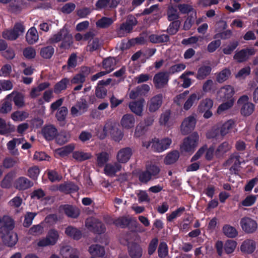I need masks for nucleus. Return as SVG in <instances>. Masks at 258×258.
Segmentation results:
<instances>
[{"instance_id": "1", "label": "nucleus", "mask_w": 258, "mask_h": 258, "mask_svg": "<svg viewBox=\"0 0 258 258\" xmlns=\"http://www.w3.org/2000/svg\"><path fill=\"white\" fill-rule=\"evenodd\" d=\"M97 136L100 139H104L110 135L112 139L116 142L120 141L123 137L122 131L118 128V125L112 122H107L103 127L99 128Z\"/></svg>"}, {"instance_id": "2", "label": "nucleus", "mask_w": 258, "mask_h": 258, "mask_svg": "<svg viewBox=\"0 0 258 258\" xmlns=\"http://www.w3.org/2000/svg\"><path fill=\"white\" fill-rule=\"evenodd\" d=\"M61 41L60 46L61 48H68L73 43L72 35L68 29L63 27L57 33L52 35L48 40V43L53 44Z\"/></svg>"}, {"instance_id": "3", "label": "nucleus", "mask_w": 258, "mask_h": 258, "mask_svg": "<svg viewBox=\"0 0 258 258\" xmlns=\"http://www.w3.org/2000/svg\"><path fill=\"white\" fill-rule=\"evenodd\" d=\"M171 143V139L168 138L161 140L155 138L149 142H144L143 146L147 149L151 147L153 151L160 153L168 149Z\"/></svg>"}, {"instance_id": "4", "label": "nucleus", "mask_w": 258, "mask_h": 258, "mask_svg": "<svg viewBox=\"0 0 258 258\" xmlns=\"http://www.w3.org/2000/svg\"><path fill=\"white\" fill-rule=\"evenodd\" d=\"M237 104L240 108V113L243 116H249L254 110V104L249 101V97L246 95L241 96L238 99Z\"/></svg>"}, {"instance_id": "5", "label": "nucleus", "mask_w": 258, "mask_h": 258, "mask_svg": "<svg viewBox=\"0 0 258 258\" xmlns=\"http://www.w3.org/2000/svg\"><path fill=\"white\" fill-rule=\"evenodd\" d=\"M199 142V136L197 132H194L184 140L181 149L182 151L192 153L197 147Z\"/></svg>"}, {"instance_id": "6", "label": "nucleus", "mask_w": 258, "mask_h": 258, "mask_svg": "<svg viewBox=\"0 0 258 258\" xmlns=\"http://www.w3.org/2000/svg\"><path fill=\"white\" fill-rule=\"evenodd\" d=\"M242 159L237 153L231 154L228 159L224 162V166L229 168L231 173H236L240 167Z\"/></svg>"}, {"instance_id": "7", "label": "nucleus", "mask_w": 258, "mask_h": 258, "mask_svg": "<svg viewBox=\"0 0 258 258\" xmlns=\"http://www.w3.org/2000/svg\"><path fill=\"white\" fill-rule=\"evenodd\" d=\"M59 235L57 231L52 229L49 231L45 238L38 240L37 245L39 247H45L54 245L58 239Z\"/></svg>"}, {"instance_id": "8", "label": "nucleus", "mask_w": 258, "mask_h": 258, "mask_svg": "<svg viewBox=\"0 0 258 258\" xmlns=\"http://www.w3.org/2000/svg\"><path fill=\"white\" fill-rule=\"evenodd\" d=\"M240 224L242 229L247 233L254 232L257 228L256 221L248 217H244L241 218Z\"/></svg>"}, {"instance_id": "9", "label": "nucleus", "mask_w": 258, "mask_h": 258, "mask_svg": "<svg viewBox=\"0 0 258 258\" xmlns=\"http://www.w3.org/2000/svg\"><path fill=\"white\" fill-rule=\"evenodd\" d=\"M137 24V20L134 17L128 18L125 23L122 24L117 29V35L119 37H123L129 33L133 29L134 26Z\"/></svg>"}, {"instance_id": "10", "label": "nucleus", "mask_w": 258, "mask_h": 258, "mask_svg": "<svg viewBox=\"0 0 258 258\" xmlns=\"http://www.w3.org/2000/svg\"><path fill=\"white\" fill-rule=\"evenodd\" d=\"M163 95L161 94L152 97L147 103V107L150 112H155L161 106Z\"/></svg>"}, {"instance_id": "11", "label": "nucleus", "mask_w": 258, "mask_h": 258, "mask_svg": "<svg viewBox=\"0 0 258 258\" xmlns=\"http://www.w3.org/2000/svg\"><path fill=\"white\" fill-rule=\"evenodd\" d=\"M169 81L168 74L166 72H159L156 74L153 78V82L157 88H162L167 85Z\"/></svg>"}, {"instance_id": "12", "label": "nucleus", "mask_w": 258, "mask_h": 258, "mask_svg": "<svg viewBox=\"0 0 258 258\" xmlns=\"http://www.w3.org/2000/svg\"><path fill=\"white\" fill-rule=\"evenodd\" d=\"M88 108L87 101L84 99H81L76 104L72 107L71 113L73 116H78L86 111Z\"/></svg>"}, {"instance_id": "13", "label": "nucleus", "mask_w": 258, "mask_h": 258, "mask_svg": "<svg viewBox=\"0 0 258 258\" xmlns=\"http://www.w3.org/2000/svg\"><path fill=\"white\" fill-rule=\"evenodd\" d=\"M14 228V222L12 218L7 215L0 216V233L4 234Z\"/></svg>"}, {"instance_id": "14", "label": "nucleus", "mask_w": 258, "mask_h": 258, "mask_svg": "<svg viewBox=\"0 0 258 258\" xmlns=\"http://www.w3.org/2000/svg\"><path fill=\"white\" fill-rule=\"evenodd\" d=\"M196 124V119L194 116H189L184 119L181 125V131L186 135L192 131Z\"/></svg>"}, {"instance_id": "15", "label": "nucleus", "mask_w": 258, "mask_h": 258, "mask_svg": "<svg viewBox=\"0 0 258 258\" xmlns=\"http://www.w3.org/2000/svg\"><path fill=\"white\" fill-rule=\"evenodd\" d=\"M235 93L234 88L230 85H225L217 92L218 97L222 100L233 99L232 96Z\"/></svg>"}, {"instance_id": "16", "label": "nucleus", "mask_w": 258, "mask_h": 258, "mask_svg": "<svg viewBox=\"0 0 258 258\" xmlns=\"http://www.w3.org/2000/svg\"><path fill=\"white\" fill-rule=\"evenodd\" d=\"M255 50L253 48L243 49L236 52L233 58L238 62H242L246 61L251 55H254Z\"/></svg>"}, {"instance_id": "17", "label": "nucleus", "mask_w": 258, "mask_h": 258, "mask_svg": "<svg viewBox=\"0 0 258 258\" xmlns=\"http://www.w3.org/2000/svg\"><path fill=\"white\" fill-rule=\"evenodd\" d=\"M132 150L126 147L119 150L116 154V160L118 163H125L128 161L132 155Z\"/></svg>"}, {"instance_id": "18", "label": "nucleus", "mask_w": 258, "mask_h": 258, "mask_svg": "<svg viewBox=\"0 0 258 258\" xmlns=\"http://www.w3.org/2000/svg\"><path fill=\"white\" fill-rule=\"evenodd\" d=\"M145 102V101L144 99L132 101L129 103L128 106L132 112L137 115L142 116L143 115Z\"/></svg>"}, {"instance_id": "19", "label": "nucleus", "mask_w": 258, "mask_h": 258, "mask_svg": "<svg viewBox=\"0 0 258 258\" xmlns=\"http://www.w3.org/2000/svg\"><path fill=\"white\" fill-rule=\"evenodd\" d=\"M121 168V165L117 162L113 163H107L104 166V173L107 176L114 177L117 172L120 171Z\"/></svg>"}, {"instance_id": "20", "label": "nucleus", "mask_w": 258, "mask_h": 258, "mask_svg": "<svg viewBox=\"0 0 258 258\" xmlns=\"http://www.w3.org/2000/svg\"><path fill=\"white\" fill-rule=\"evenodd\" d=\"M42 133L46 140H52L56 137L57 131L54 125L50 124L44 126L42 130Z\"/></svg>"}, {"instance_id": "21", "label": "nucleus", "mask_w": 258, "mask_h": 258, "mask_svg": "<svg viewBox=\"0 0 258 258\" xmlns=\"http://www.w3.org/2000/svg\"><path fill=\"white\" fill-rule=\"evenodd\" d=\"M135 121V118L132 114H126L122 117L120 124L124 128L131 129L134 127Z\"/></svg>"}, {"instance_id": "22", "label": "nucleus", "mask_w": 258, "mask_h": 258, "mask_svg": "<svg viewBox=\"0 0 258 258\" xmlns=\"http://www.w3.org/2000/svg\"><path fill=\"white\" fill-rule=\"evenodd\" d=\"M7 98L13 99V101L16 106L21 108L25 106L24 95L18 92L13 91L7 96Z\"/></svg>"}, {"instance_id": "23", "label": "nucleus", "mask_w": 258, "mask_h": 258, "mask_svg": "<svg viewBox=\"0 0 258 258\" xmlns=\"http://www.w3.org/2000/svg\"><path fill=\"white\" fill-rule=\"evenodd\" d=\"M33 183L25 177L18 178L15 182V186L20 190H24L32 186Z\"/></svg>"}, {"instance_id": "24", "label": "nucleus", "mask_w": 258, "mask_h": 258, "mask_svg": "<svg viewBox=\"0 0 258 258\" xmlns=\"http://www.w3.org/2000/svg\"><path fill=\"white\" fill-rule=\"evenodd\" d=\"M235 127V122L232 119H229L227 121L225 122L220 126H219L220 130V136L221 139H222L225 136L230 133L231 130L233 129Z\"/></svg>"}, {"instance_id": "25", "label": "nucleus", "mask_w": 258, "mask_h": 258, "mask_svg": "<svg viewBox=\"0 0 258 258\" xmlns=\"http://www.w3.org/2000/svg\"><path fill=\"white\" fill-rule=\"evenodd\" d=\"M56 187L57 189H59L60 191L66 194L73 192L78 190V187L71 182L60 184Z\"/></svg>"}, {"instance_id": "26", "label": "nucleus", "mask_w": 258, "mask_h": 258, "mask_svg": "<svg viewBox=\"0 0 258 258\" xmlns=\"http://www.w3.org/2000/svg\"><path fill=\"white\" fill-rule=\"evenodd\" d=\"M201 98L199 93H194L190 94L183 104V109L185 110H189Z\"/></svg>"}, {"instance_id": "27", "label": "nucleus", "mask_w": 258, "mask_h": 258, "mask_svg": "<svg viewBox=\"0 0 258 258\" xmlns=\"http://www.w3.org/2000/svg\"><path fill=\"white\" fill-rule=\"evenodd\" d=\"M120 0H98L96 6L98 8H116L119 3Z\"/></svg>"}, {"instance_id": "28", "label": "nucleus", "mask_w": 258, "mask_h": 258, "mask_svg": "<svg viewBox=\"0 0 258 258\" xmlns=\"http://www.w3.org/2000/svg\"><path fill=\"white\" fill-rule=\"evenodd\" d=\"M5 233L7 234L3 236L5 243L9 246L14 245L18 241L17 234L14 232H10L9 231L7 233H5Z\"/></svg>"}, {"instance_id": "29", "label": "nucleus", "mask_w": 258, "mask_h": 258, "mask_svg": "<svg viewBox=\"0 0 258 258\" xmlns=\"http://www.w3.org/2000/svg\"><path fill=\"white\" fill-rule=\"evenodd\" d=\"M96 156L97 165L100 167L105 166L110 159L109 154L106 152H101L97 154Z\"/></svg>"}, {"instance_id": "30", "label": "nucleus", "mask_w": 258, "mask_h": 258, "mask_svg": "<svg viewBox=\"0 0 258 258\" xmlns=\"http://www.w3.org/2000/svg\"><path fill=\"white\" fill-rule=\"evenodd\" d=\"M128 252L132 258H140L142 255V249L137 244L132 243L128 246Z\"/></svg>"}, {"instance_id": "31", "label": "nucleus", "mask_w": 258, "mask_h": 258, "mask_svg": "<svg viewBox=\"0 0 258 258\" xmlns=\"http://www.w3.org/2000/svg\"><path fill=\"white\" fill-rule=\"evenodd\" d=\"M60 209L70 217L77 218L79 215V210L70 205L61 206Z\"/></svg>"}, {"instance_id": "32", "label": "nucleus", "mask_w": 258, "mask_h": 258, "mask_svg": "<svg viewBox=\"0 0 258 258\" xmlns=\"http://www.w3.org/2000/svg\"><path fill=\"white\" fill-rule=\"evenodd\" d=\"M255 249V242L252 240L247 239L241 244L240 249L247 253H252Z\"/></svg>"}, {"instance_id": "33", "label": "nucleus", "mask_w": 258, "mask_h": 258, "mask_svg": "<svg viewBox=\"0 0 258 258\" xmlns=\"http://www.w3.org/2000/svg\"><path fill=\"white\" fill-rule=\"evenodd\" d=\"M26 39L27 42L32 44L36 42L39 39L38 32L34 27H31L27 32L26 35Z\"/></svg>"}, {"instance_id": "34", "label": "nucleus", "mask_w": 258, "mask_h": 258, "mask_svg": "<svg viewBox=\"0 0 258 258\" xmlns=\"http://www.w3.org/2000/svg\"><path fill=\"white\" fill-rule=\"evenodd\" d=\"M92 157L91 153L85 152L82 150L76 151L73 153V157L76 160L82 162L90 159Z\"/></svg>"}, {"instance_id": "35", "label": "nucleus", "mask_w": 258, "mask_h": 258, "mask_svg": "<svg viewBox=\"0 0 258 258\" xmlns=\"http://www.w3.org/2000/svg\"><path fill=\"white\" fill-rule=\"evenodd\" d=\"M116 59L114 57H108L105 59L103 61V67L105 72H107V74L112 71L116 65Z\"/></svg>"}, {"instance_id": "36", "label": "nucleus", "mask_w": 258, "mask_h": 258, "mask_svg": "<svg viewBox=\"0 0 258 258\" xmlns=\"http://www.w3.org/2000/svg\"><path fill=\"white\" fill-rule=\"evenodd\" d=\"M109 224H114L117 227L124 228L128 225L130 220L126 217H121L115 219H111L108 222Z\"/></svg>"}, {"instance_id": "37", "label": "nucleus", "mask_w": 258, "mask_h": 258, "mask_svg": "<svg viewBox=\"0 0 258 258\" xmlns=\"http://www.w3.org/2000/svg\"><path fill=\"white\" fill-rule=\"evenodd\" d=\"M213 106V100L206 98L200 102L198 106V111L200 112H204L206 110H210Z\"/></svg>"}, {"instance_id": "38", "label": "nucleus", "mask_w": 258, "mask_h": 258, "mask_svg": "<svg viewBox=\"0 0 258 258\" xmlns=\"http://www.w3.org/2000/svg\"><path fill=\"white\" fill-rule=\"evenodd\" d=\"M16 176L15 171H11L7 174L1 182V186L3 188H9L11 187L13 179Z\"/></svg>"}, {"instance_id": "39", "label": "nucleus", "mask_w": 258, "mask_h": 258, "mask_svg": "<svg viewBox=\"0 0 258 258\" xmlns=\"http://www.w3.org/2000/svg\"><path fill=\"white\" fill-rule=\"evenodd\" d=\"M234 102V99H230L227 101L220 104L217 110V112L218 114H223L226 111L230 109L233 105Z\"/></svg>"}, {"instance_id": "40", "label": "nucleus", "mask_w": 258, "mask_h": 258, "mask_svg": "<svg viewBox=\"0 0 258 258\" xmlns=\"http://www.w3.org/2000/svg\"><path fill=\"white\" fill-rule=\"evenodd\" d=\"M211 70V67L202 66L199 69L196 78L199 80H203L210 74Z\"/></svg>"}, {"instance_id": "41", "label": "nucleus", "mask_w": 258, "mask_h": 258, "mask_svg": "<svg viewBox=\"0 0 258 258\" xmlns=\"http://www.w3.org/2000/svg\"><path fill=\"white\" fill-rule=\"evenodd\" d=\"M88 250L93 255L102 256L105 254L104 247L98 244L92 245L89 247Z\"/></svg>"}, {"instance_id": "42", "label": "nucleus", "mask_w": 258, "mask_h": 258, "mask_svg": "<svg viewBox=\"0 0 258 258\" xmlns=\"http://www.w3.org/2000/svg\"><path fill=\"white\" fill-rule=\"evenodd\" d=\"M203 40V38L202 37L194 36L188 38L183 39L181 41V43L183 45L195 44L196 46H195V48H197L200 46L198 44V42L202 41Z\"/></svg>"}, {"instance_id": "43", "label": "nucleus", "mask_w": 258, "mask_h": 258, "mask_svg": "<svg viewBox=\"0 0 258 258\" xmlns=\"http://www.w3.org/2000/svg\"><path fill=\"white\" fill-rule=\"evenodd\" d=\"M223 232L228 237L233 238L238 235L237 230L230 225H225L223 226Z\"/></svg>"}, {"instance_id": "44", "label": "nucleus", "mask_w": 258, "mask_h": 258, "mask_svg": "<svg viewBox=\"0 0 258 258\" xmlns=\"http://www.w3.org/2000/svg\"><path fill=\"white\" fill-rule=\"evenodd\" d=\"M150 41L154 43H163L169 40V36L166 34H152L149 36Z\"/></svg>"}, {"instance_id": "45", "label": "nucleus", "mask_w": 258, "mask_h": 258, "mask_svg": "<svg viewBox=\"0 0 258 258\" xmlns=\"http://www.w3.org/2000/svg\"><path fill=\"white\" fill-rule=\"evenodd\" d=\"M69 82V79L68 78H63L61 79L55 85L54 87V92L56 94L60 93L62 91L67 88Z\"/></svg>"}, {"instance_id": "46", "label": "nucleus", "mask_w": 258, "mask_h": 258, "mask_svg": "<svg viewBox=\"0 0 258 258\" xmlns=\"http://www.w3.org/2000/svg\"><path fill=\"white\" fill-rule=\"evenodd\" d=\"M68 113V108L65 106H62L58 109L55 115L56 118L59 122L63 124Z\"/></svg>"}, {"instance_id": "47", "label": "nucleus", "mask_w": 258, "mask_h": 258, "mask_svg": "<svg viewBox=\"0 0 258 258\" xmlns=\"http://www.w3.org/2000/svg\"><path fill=\"white\" fill-rule=\"evenodd\" d=\"M28 116L29 113L24 111H17L11 114L12 119L15 121H22Z\"/></svg>"}, {"instance_id": "48", "label": "nucleus", "mask_w": 258, "mask_h": 258, "mask_svg": "<svg viewBox=\"0 0 258 258\" xmlns=\"http://www.w3.org/2000/svg\"><path fill=\"white\" fill-rule=\"evenodd\" d=\"M179 156V153L176 151H173L169 153L164 159L165 164L168 165L174 163L177 161Z\"/></svg>"}, {"instance_id": "49", "label": "nucleus", "mask_w": 258, "mask_h": 258, "mask_svg": "<svg viewBox=\"0 0 258 258\" xmlns=\"http://www.w3.org/2000/svg\"><path fill=\"white\" fill-rule=\"evenodd\" d=\"M230 75V70L229 69L225 68L217 74L216 80L218 82L222 83L226 81Z\"/></svg>"}, {"instance_id": "50", "label": "nucleus", "mask_w": 258, "mask_h": 258, "mask_svg": "<svg viewBox=\"0 0 258 258\" xmlns=\"http://www.w3.org/2000/svg\"><path fill=\"white\" fill-rule=\"evenodd\" d=\"M66 234L70 237H73L75 239H79L82 236L80 231L76 228L71 226L67 227L65 231Z\"/></svg>"}, {"instance_id": "51", "label": "nucleus", "mask_w": 258, "mask_h": 258, "mask_svg": "<svg viewBox=\"0 0 258 258\" xmlns=\"http://www.w3.org/2000/svg\"><path fill=\"white\" fill-rule=\"evenodd\" d=\"M167 19L169 21H177L179 18V13L177 10L173 6H169L167 11Z\"/></svg>"}, {"instance_id": "52", "label": "nucleus", "mask_w": 258, "mask_h": 258, "mask_svg": "<svg viewBox=\"0 0 258 258\" xmlns=\"http://www.w3.org/2000/svg\"><path fill=\"white\" fill-rule=\"evenodd\" d=\"M113 22V20L110 18L102 17L96 22V25L97 27L106 28L110 26Z\"/></svg>"}, {"instance_id": "53", "label": "nucleus", "mask_w": 258, "mask_h": 258, "mask_svg": "<svg viewBox=\"0 0 258 258\" xmlns=\"http://www.w3.org/2000/svg\"><path fill=\"white\" fill-rule=\"evenodd\" d=\"M207 138L208 139H219L221 137L220 136V130L219 126H214L210 130H209L206 135Z\"/></svg>"}, {"instance_id": "54", "label": "nucleus", "mask_w": 258, "mask_h": 258, "mask_svg": "<svg viewBox=\"0 0 258 258\" xmlns=\"http://www.w3.org/2000/svg\"><path fill=\"white\" fill-rule=\"evenodd\" d=\"M54 53V48L51 46H48L41 48L40 55L44 58H50Z\"/></svg>"}, {"instance_id": "55", "label": "nucleus", "mask_w": 258, "mask_h": 258, "mask_svg": "<svg viewBox=\"0 0 258 258\" xmlns=\"http://www.w3.org/2000/svg\"><path fill=\"white\" fill-rule=\"evenodd\" d=\"M239 43L237 41L230 42L228 45H226L222 49L223 52L225 54H231L233 51L238 46Z\"/></svg>"}, {"instance_id": "56", "label": "nucleus", "mask_w": 258, "mask_h": 258, "mask_svg": "<svg viewBox=\"0 0 258 258\" xmlns=\"http://www.w3.org/2000/svg\"><path fill=\"white\" fill-rule=\"evenodd\" d=\"M170 114L169 110H166L161 114L159 121L160 125L167 126L169 125Z\"/></svg>"}, {"instance_id": "57", "label": "nucleus", "mask_w": 258, "mask_h": 258, "mask_svg": "<svg viewBox=\"0 0 258 258\" xmlns=\"http://www.w3.org/2000/svg\"><path fill=\"white\" fill-rule=\"evenodd\" d=\"M236 242L233 240H227L224 245L225 252L227 254L233 252L236 247Z\"/></svg>"}, {"instance_id": "58", "label": "nucleus", "mask_w": 258, "mask_h": 258, "mask_svg": "<svg viewBox=\"0 0 258 258\" xmlns=\"http://www.w3.org/2000/svg\"><path fill=\"white\" fill-rule=\"evenodd\" d=\"M251 72V69L247 66L240 69L235 75V78L238 79H244L249 76Z\"/></svg>"}, {"instance_id": "59", "label": "nucleus", "mask_w": 258, "mask_h": 258, "mask_svg": "<svg viewBox=\"0 0 258 258\" xmlns=\"http://www.w3.org/2000/svg\"><path fill=\"white\" fill-rule=\"evenodd\" d=\"M231 145L228 142H224L221 144L216 150V153L219 154H223L230 150Z\"/></svg>"}, {"instance_id": "60", "label": "nucleus", "mask_w": 258, "mask_h": 258, "mask_svg": "<svg viewBox=\"0 0 258 258\" xmlns=\"http://www.w3.org/2000/svg\"><path fill=\"white\" fill-rule=\"evenodd\" d=\"M70 138V134L66 132H60L56 137V141L58 144H63L67 142Z\"/></svg>"}, {"instance_id": "61", "label": "nucleus", "mask_w": 258, "mask_h": 258, "mask_svg": "<svg viewBox=\"0 0 258 258\" xmlns=\"http://www.w3.org/2000/svg\"><path fill=\"white\" fill-rule=\"evenodd\" d=\"M13 84L9 80H0V93L2 91H9L12 89Z\"/></svg>"}, {"instance_id": "62", "label": "nucleus", "mask_w": 258, "mask_h": 258, "mask_svg": "<svg viewBox=\"0 0 258 258\" xmlns=\"http://www.w3.org/2000/svg\"><path fill=\"white\" fill-rule=\"evenodd\" d=\"M184 211L185 208L184 207H180L175 211L172 212L170 215H167V219L168 221L171 222L177 217L180 216Z\"/></svg>"}, {"instance_id": "63", "label": "nucleus", "mask_w": 258, "mask_h": 258, "mask_svg": "<svg viewBox=\"0 0 258 258\" xmlns=\"http://www.w3.org/2000/svg\"><path fill=\"white\" fill-rule=\"evenodd\" d=\"M78 253V250L76 248H73L69 245L63 246L60 250L61 254L66 257H67L68 255L70 256V255L72 254H75Z\"/></svg>"}, {"instance_id": "64", "label": "nucleus", "mask_w": 258, "mask_h": 258, "mask_svg": "<svg viewBox=\"0 0 258 258\" xmlns=\"http://www.w3.org/2000/svg\"><path fill=\"white\" fill-rule=\"evenodd\" d=\"M12 71V68L10 64H5L0 69V77H9Z\"/></svg>"}]
</instances>
